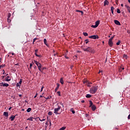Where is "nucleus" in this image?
Wrapping results in <instances>:
<instances>
[{"mask_svg":"<svg viewBox=\"0 0 130 130\" xmlns=\"http://www.w3.org/2000/svg\"><path fill=\"white\" fill-rule=\"evenodd\" d=\"M97 90H98V86H93L90 88V92L91 94H95L97 92Z\"/></svg>","mask_w":130,"mask_h":130,"instance_id":"f257e3e1","label":"nucleus"},{"mask_svg":"<svg viewBox=\"0 0 130 130\" xmlns=\"http://www.w3.org/2000/svg\"><path fill=\"white\" fill-rule=\"evenodd\" d=\"M81 48L83 49L84 51H87L88 52H91V53H93L94 52V51H93V49H92V48L88 47L87 48H84V47H81Z\"/></svg>","mask_w":130,"mask_h":130,"instance_id":"f03ea898","label":"nucleus"},{"mask_svg":"<svg viewBox=\"0 0 130 130\" xmlns=\"http://www.w3.org/2000/svg\"><path fill=\"white\" fill-rule=\"evenodd\" d=\"M57 105L58 108L54 109V113H55L56 115H57V114H60V113H58V111L59 110H60L61 107L58 106V104H57Z\"/></svg>","mask_w":130,"mask_h":130,"instance_id":"7ed1b4c3","label":"nucleus"},{"mask_svg":"<svg viewBox=\"0 0 130 130\" xmlns=\"http://www.w3.org/2000/svg\"><path fill=\"white\" fill-rule=\"evenodd\" d=\"M89 38H90L91 39H99V37L98 35H93L89 36Z\"/></svg>","mask_w":130,"mask_h":130,"instance_id":"20e7f679","label":"nucleus"},{"mask_svg":"<svg viewBox=\"0 0 130 130\" xmlns=\"http://www.w3.org/2000/svg\"><path fill=\"white\" fill-rule=\"evenodd\" d=\"M108 44L109 46H110V47H112L113 45V43L112 42V40H110V39L109 40Z\"/></svg>","mask_w":130,"mask_h":130,"instance_id":"39448f33","label":"nucleus"},{"mask_svg":"<svg viewBox=\"0 0 130 130\" xmlns=\"http://www.w3.org/2000/svg\"><path fill=\"white\" fill-rule=\"evenodd\" d=\"M37 67L40 72H42V65L40 63V64H38V66Z\"/></svg>","mask_w":130,"mask_h":130,"instance_id":"423d86ee","label":"nucleus"},{"mask_svg":"<svg viewBox=\"0 0 130 130\" xmlns=\"http://www.w3.org/2000/svg\"><path fill=\"white\" fill-rule=\"evenodd\" d=\"M3 115H4V116H5V117H7V118H8V117H9V113H8L7 112H4Z\"/></svg>","mask_w":130,"mask_h":130,"instance_id":"0eeeda50","label":"nucleus"},{"mask_svg":"<svg viewBox=\"0 0 130 130\" xmlns=\"http://www.w3.org/2000/svg\"><path fill=\"white\" fill-rule=\"evenodd\" d=\"M109 4V2H108V1L105 0L104 2V7H105V6H106V5L108 6Z\"/></svg>","mask_w":130,"mask_h":130,"instance_id":"6e6552de","label":"nucleus"},{"mask_svg":"<svg viewBox=\"0 0 130 130\" xmlns=\"http://www.w3.org/2000/svg\"><path fill=\"white\" fill-rule=\"evenodd\" d=\"M114 23L116 25H118V26H120V22L118 21V20H115Z\"/></svg>","mask_w":130,"mask_h":130,"instance_id":"1a4fd4ad","label":"nucleus"},{"mask_svg":"<svg viewBox=\"0 0 130 130\" xmlns=\"http://www.w3.org/2000/svg\"><path fill=\"white\" fill-rule=\"evenodd\" d=\"M15 118H16V115H15V116L11 115V117H10V119H11V121H14V119H15Z\"/></svg>","mask_w":130,"mask_h":130,"instance_id":"9d476101","label":"nucleus"},{"mask_svg":"<svg viewBox=\"0 0 130 130\" xmlns=\"http://www.w3.org/2000/svg\"><path fill=\"white\" fill-rule=\"evenodd\" d=\"M56 85H57V86H56V88L55 89V92H57V90H58V89L59 88V84L57 83Z\"/></svg>","mask_w":130,"mask_h":130,"instance_id":"9b49d317","label":"nucleus"},{"mask_svg":"<svg viewBox=\"0 0 130 130\" xmlns=\"http://www.w3.org/2000/svg\"><path fill=\"white\" fill-rule=\"evenodd\" d=\"M125 8H126L128 13H130V7L127 5H125Z\"/></svg>","mask_w":130,"mask_h":130,"instance_id":"f8f14e48","label":"nucleus"},{"mask_svg":"<svg viewBox=\"0 0 130 130\" xmlns=\"http://www.w3.org/2000/svg\"><path fill=\"white\" fill-rule=\"evenodd\" d=\"M91 107L93 111H95V110H96V106H95V105H93Z\"/></svg>","mask_w":130,"mask_h":130,"instance_id":"ddd939ff","label":"nucleus"},{"mask_svg":"<svg viewBox=\"0 0 130 130\" xmlns=\"http://www.w3.org/2000/svg\"><path fill=\"white\" fill-rule=\"evenodd\" d=\"M1 84H3V87H9V84L8 83H4L2 82Z\"/></svg>","mask_w":130,"mask_h":130,"instance_id":"4468645a","label":"nucleus"},{"mask_svg":"<svg viewBox=\"0 0 130 130\" xmlns=\"http://www.w3.org/2000/svg\"><path fill=\"white\" fill-rule=\"evenodd\" d=\"M6 82H10L11 81V79H10V76H7L6 79Z\"/></svg>","mask_w":130,"mask_h":130,"instance_id":"2eb2a0df","label":"nucleus"},{"mask_svg":"<svg viewBox=\"0 0 130 130\" xmlns=\"http://www.w3.org/2000/svg\"><path fill=\"white\" fill-rule=\"evenodd\" d=\"M44 43L46 45V46H48V45L47 44V41L46 40V39H44Z\"/></svg>","mask_w":130,"mask_h":130,"instance_id":"dca6fc26","label":"nucleus"},{"mask_svg":"<svg viewBox=\"0 0 130 130\" xmlns=\"http://www.w3.org/2000/svg\"><path fill=\"white\" fill-rule=\"evenodd\" d=\"M111 11L112 14L113 15V14H114L113 11H114V7H111Z\"/></svg>","mask_w":130,"mask_h":130,"instance_id":"f3484780","label":"nucleus"},{"mask_svg":"<svg viewBox=\"0 0 130 130\" xmlns=\"http://www.w3.org/2000/svg\"><path fill=\"white\" fill-rule=\"evenodd\" d=\"M99 24H100V20H98L95 22V25L96 26H99Z\"/></svg>","mask_w":130,"mask_h":130,"instance_id":"a211bd4d","label":"nucleus"},{"mask_svg":"<svg viewBox=\"0 0 130 130\" xmlns=\"http://www.w3.org/2000/svg\"><path fill=\"white\" fill-rule=\"evenodd\" d=\"M86 98H91L92 97V95L87 94L86 95Z\"/></svg>","mask_w":130,"mask_h":130,"instance_id":"6ab92c4d","label":"nucleus"},{"mask_svg":"<svg viewBox=\"0 0 130 130\" xmlns=\"http://www.w3.org/2000/svg\"><path fill=\"white\" fill-rule=\"evenodd\" d=\"M89 104H90V106H89V107H91V106H93V102H92V101H89Z\"/></svg>","mask_w":130,"mask_h":130,"instance_id":"aec40b11","label":"nucleus"},{"mask_svg":"<svg viewBox=\"0 0 130 130\" xmlns=\"http://www.w3.org/2000/svg\"><path fill=\"white\" fill-rule=\"evenodd\" d=\"M60 82L62 85L63 84V78H61L60 79Z\"/></svg>","mask_w":130,"mask_h":130,"instance_id":"412c9836","label":"nucleus"},{"mask_svg":"<svg viewBox=\"0 0 130 130\" xmlns=\"http://www.w3.org/2000/svg\"><path fill=\"white\" fill-rule=\"evenodd\" d=\"M34 118H33V117H29V118H28V119H27V120H30V121H33V119H34Z\"/></svg>","mask_w":130,"mask_h":130,"instance_id":"4be33fe9","label":"nucleus"},{"mask_svg":"<svg viewBox=\"0 0 130 130\" xmlns=\"http://www.w3.org/2000/svg\"><path fill=\"white\" fill-rule=\"evenodd\" d=\"M70 111L72 112L73 114H75V113H76V112H75V110H74V109L73 108L71 109Z\"/></svg>","mask_w":130,"mask_h":130,"instance_id":"5701e85b","label":"nucleus"},{"mask_svg":"<svg viewBox=\"0 0 130 130\" xmlns=\"http://www.w3.org/2000/svg\"><path fill=\"white\" fill-rule=\"evenodd\" d=\"M34 63L38 66V64H39L40 63L38 62L36 60H34Z\"/></svg>","mask_w":130,"mask_h":130,"instance_id":"b1692460","label":"nucleus"},{"mask_svg":"<svg viewBox=\"0 0 130 130\" xmlns=\"http://www.w3.org/2000/svg\"><path fill=\"white\" fill-rule=\"evenodd\" d=\"M31 110H32V109H31V108H28L27 109L26 111H27V112H30V111H31Z\"/></svg>","mask_w":130,"mask_h":130,"instance_id":"393cba45","label":"nucleus"},{"mask_svg":"<svg viewBox=\"0 0 130 130\" xmlns=\"http://www.w3.org/2000/svg\"><path fill=\"white\" fill-rule=\"evenodd\" d=\"M91 27H92V28H97L98 26H96V25L95 24V25H92L91 26Z\"/></svg>","mask_w":130,"mask_h":130,"instance_id":"a878e982","label":"nucleus"},{"mask_svg":"<svg viewBox=\"0 0 130 130\" xmlns=\"http://www.w3.org/2000/svg\"><path fill=\"white\" fill-rule=\"evenodd\" d=\"M117 13H118V14H120V13H121V12L120 11V10L119 9H117Z\"/></svg>","mask_w":130,"mask_h":130,"instance_id":"bb28decb","label":"nucleus"},{"mask_svg":"<svg viewBox=\"0 0 130 130\" xmlns=\"http://www.w3.org/2000/svg\"><path fill=\"white\" fill-rule=\"evenodd\" d=\"M64 129H66V127L64 126H63L59 129V130H64Z\"/></svg>","mask_w":130,"mask_h":130,"instance_id":"cd10ccee","label":"nucleus"},{"mask_svg":"<svg viewBox=\"0 0 130 130\" xmlns=\"http://www.w3.org/2000/svg\"><path fill=\"white\" fill-rule=\"evenodd\" d=\"M86 44H87V43H89V40L86 39L85 40Z\"/></svg>","mask_w":130,"mask_h":130,"instance_id":"c85d7f7f","label":"nucleus"},{"mask_svg":"<svg viewBox=\"0 0 130 130\" xmlns=\"http://www.w3.org/2000/svg\"><path fill=\"white\" fill-rule=\"evenodd\" d=\"M21 86V84H20L19 83H17L16 84V87H20Z\"/></svg>","mask_w":130,"mask_h":130,"instance_id":"c756f323","label":"nucleus"},{"mask_svg":"<svg viewBox=\"0 0 130 130\" xmlns=\"http://www.w3.org/2000/svg\"><path fill=\"white\" fill-rule=\"evenodd\" d=\"M48 115H52V112L49 111L48 112Z\"/></svg>","mask_w":130,"mask_h":130,"instance_id":"7c9ffc66","label":"nucleus"},{"mask_svg":"<svg viewBox=\"0 0 130 130\" xmlns=\"http://www.w3.org/2000/svg\"><path fill=\"white\" fill-rule=\"evenodd\" d=\"M73 57L74 59H77V58H78V55H75Z\"/></svg>","mask_w":130,"mask_h":130,"instance_id":"2f4dec72","label":"nucleus"},{"mask_svg":"<svg viewBox=\"0 0 130 130\" xmlns=\"http://www.w3.org/2000/svg\"><path fill=\"white\" fill-rule=\"evenodd\" d=\"M83 35L85 36H88V33L87 32H83Z\"/></svg>","mask_w":130,"mask_h":130,"instance_id":"473e14b6","label":"nucleus"},{"mask_svg":"<svg viewBox=\"0 0 130 130\" xmlns=\"http://www.w3.org/2000/svg\"><path fill=\"white\" fill-rule=\"evenodd\" d=\"M35 54L36 56H38V57H40V55H39L38 54H37V52H35Z\"/></svg>","mask_w":130,"mask_h":130,"instance_id":"72a5a7b5","label":"nucleus"},{"mask_svg":"<svg viewBox=\"0 0 130 130\" xmlns=\"http://www.w3.org/2000/svg\"><path fill=\"white\" fill-rule=\"evenodd\" d=\"M115 36L114 35L113 37H112L110 39V40H112V41L113 40V39L114 38Z\"/></svg>","mask_w":130,"mask_h":130,"instance_id":"f704fd0d","label":"nucleus"},{"mask_svg":"<svg viewBox=\"0 0 130 130\" xmlns=\"http://www.w3.org/2000/svg\"><path fill=\"white\" fill-rule=\"evenodd\" d=\"M20 84L22 85V79H20L19 82H18Z\"/></svg>","mask_w":130,"mask_h":130,"instance_id":"c9c22d12","label":"nucleus"},{"mask_svg":"<svg viewBox=\"0 0 130 130\" xmlns=\"http://www.w3.org/2000/svg\"><path fill=\"white\" fill-rule=\"evenodd\" d=\"M8 18H11V14L10 13L8 14Z\"/></svg>","mask_w":130,"mask_h":130,"instance_id":"e433bc0d","label":"nucleus"},{"mask_svg":"<svg viewBox=\"0 0 130 130\" xmlns=\"http://www.w3.org/2000/svg\"><path fill=\"white\" fill-rule=\"evenodd\" d=\"M117 45H119L120 44V41H118V42L116 43Z\"/></svg>","mask_w":130,"mask_h":130,"instance_id":"4c0bfd02","label":"nucleus"},{"mask_svg":"<svg viewBox=\"0 0 130 130\" xmlns=\"http://www.w3.org/2000/svg\"><path fill=\"white\" fill-rule=\"evenodd\" d=\"M7 20H8V23L11 22V19H10V18H7Z\"/></svg>","mask_w":130,"mask_h":130,"instance_id":"58836bf2","label":"nucleus"},{"mask_svg":"<svg viewBox=\"0 0 130 130\" xmlns=\"http://www.w3.org/2000/svg\"><path fill=\"white\" fill-rule=\"evenodd\" d=\"M36 40H37V38H35L33 40V43H34V42H35V41H36Z\"/></svg>","mask_w":130,"mask_h":130,"instance_id":"ea45409f","label":"nucleus"},{"mask_svg":"<svg viewBox=\"0 0 130 130\" xmlns=\"http://www.w3.org/2000/svg\"><path fill=\"white\" fill-rule=\"evenodd\" d=\"M57 93L58 96H60V91H57Z\"/></svg>","mask_w":130,"mask_h":130,"instance_id":"a19ab883","label":"nucleus"},{"mask_svg":"<svg viewBox=\"0 0 130 130\" xmlns=\"http://www.w3.org/2000/svg\"><path fill=\"white\" fill-rule=\"evenodd\" d=\"M60 105L62 106V107H64V106H63V104L62 103H60Z\"/></svg>","mask_w":130,"mask_h":130,"instance_id":"79ce46f5","label":"nucleus"},{"mask_svg":"<svg viewBox=\"0 0 130 130\" xmlns=\"http://www.w3.org/2000/svg\"><path fill=\"white\" fill-rule=\"evenodd\" d=\"M44 88V86H42L41 89V92H42V91L43 90V89Z\"/></svg>","mask_w":130,"mask_h":130,"instance_id":"37998d69","label":"nucleus"},{"mask_svg":"<svg viewBox=\"0 0 130 130\" xmlns=\"http://www.w3.org/2000/svg\"><path fill=\"white\" fill-rule=\"evenodd\" d=\"M44 70H46V68H45V67L43 68L42 69V71H44Z\"/></svg>","mask_w":130,"mask_h":130,"instance_id":"c03bdc74","label":"nucleus"},{"mask_svg":"<svg viewBox=\"0 0 130 130\" xmlns=\"http://www.w3.org/2000/svg\"><path fill=\"white\" fill-rule=\"evenodd\" d=\"M46 99H51V96L49 97H47V98H45Z\"/></svg>","mask_w":130,"mask_h":130,"instance_id":"a18cd8bd","label":"nucleus"},{"mask_svg":"<svg viewBox=\"0 0 130 130\" xmlns=\"http://www.w3.org/2000/svg\"><path fill=\"white\" fill-rule=\"evenodd\" d=\"M32 66H33V64H32V63H30L29 69H31V68H32Z\"/></svg>","mask_w":130,"mask_h":130,"instance_id":"49530a36","label":"nucleus"},{"mask_svg":"<svg viewBox=\"0 0 130 130\" xmlns=\"http://www.w3.org/2000/svg\"><path fill=\"white\" fill-rule=\"evenodd\" d=\"M38 95V93H36V95L34 96V98H36L37 97V95Z\"/></svg>","mask_w":130,"mask_h":130,"instance_id":"de8ad7c7","label":"nucleus"},{"mask_svg":"<svg viewBox=\"0 0 130 130\" xmlns=\"http://www.w3.org/2000/svg\"><path fill=\"white\" fill-rule=\"evenodd\" d=\"M3 74L5 75L6 74V72H5V70H3Z\"/></svg>","mask_w":130,"mask_h":130,"instance_id":"09e8293b","label":"nucleus"},{"mask_svg":"<svg viewBox=\"0 0 130 130\" xmlns=\"http://www.w3.org/2000/svg\"><path fill=\"white\" fill-rule=\"evenodd\" d=\"M127 118H128V119H130V114H129V115L128 116Z\"/></svg>","mask_w":130,"mask_h":130,"instance_id":"8fccbe9b","label":"nucleus"},{"mask_svg":"<svg viewBox=\"0 0 130 130\" xmlns=\"http://www.w3.org/2000/svg\"><path fill=\"white\" fill-rule=\"evenodd\" d=\"M85 116L86 117H88L89 116V115H88V114H86Z\"/></svg>","mask_w":130,"mask_h":130,"instance_id":"3c124183","label":"nucleus"},{"mask_svg":"<svg viewBox=\"0 0 130 130\" xmlns=\"http://www.w3.org/2000/svg\"><path fill=\"white\" fill-rule=\"evenodd\" d=\"M80 13H81L82 15H83V14H84V12L82 11H81Z\"/></svg>","mask_w":130,"mask_h":130,"instance_id":"603ef678","label":"nucleus"},{"mask_svg":"<svg viewBox=\"0 0 130 130\" xmlns=\"http://www.w3.org/2000/svg\"><path fill=\"white\" fill-rule=\"evenodd\" d=\"M127 32V33H128V34H130V30H128Z\"/></svg>","mask_w":130,"mask_h":130,"instance_id":"864d4df0","label":"nucleus"},{"mask_svg":"<svg viewBox=\"0 0 130 130\" xmlns=\"http://www.w3.org/2000/svg\"><path fill=\"white\" fill-rule=\"evenodd\" d=\"M81 103H85V101L82 100V101H81Z\"/></svg>","mask_w":130,"mask_h":130,"instance_id":"5fc2aeb1","label":"nucleus"},{"mask_svg":"<svg viewBox=\"0 0 130 130\" xmlns=\"http://www.w3.org/2000/svg\"><path fill=\"white\" fill-rule=\"evenodd\" d=\"M35 52H37V51H38V49H36L35 50Z\"/></svg>","mask_w":130,"mask_h":130,"instance_id":"6e6d98bb","label":"nucleus"},{"mask_svg":"<svg viewBox=\"0 0 130 130\" xmlns=\"http://www.w3.org/2000/svg\"><path fill=\"white\" fill-rule=\"evenodd\" d=\"M0 67H1V68H4L5 67V65L4 66L1 65Z\"/></svg>","mask_w":130,"mask_h":130,"instance_id":"4d7b16f0","label":"nucleus"},{"mask_svg":"<svg viewBox=\"0 0 130 130\" xmlns=\"http://www.w3.org/2000/svg\"><path fill=\"white\" fill-rule=\"evenodd\" d=\"M45 120V119H43L41 121H44Z\"/></svg>","mask_w":130,"mask_h":130,"instance_id":"13d9d810","label":"nucleus"},{"mask_svg":"<svg viewBox=\"0 0 130 130\" xmlns=\"http://www.w3.org/2000/svg\"><path fill=\"white\" fill-rule=\"evenodd\" d=\"M76 12H79V13H81V11L80 10H76Z\"/></svg>","mask_w":130,"mask_h":130,"instance_id":"bf43d9fd","label":"nucleus"},{"mask_svg":"<svg viewBox=\"0 0 130 130\" xmlns=\"http://www.w3.org/2000/svg\"><path fill=\"white\" fill-rule=\"evenodd\" d=\"M21 110L22 111H25V109H22Z\"/></svg>","mask_w":130,"mask_h":130,"instance_id":"052dcab7","label":"nucleus"},{"mask_svg":"<svg viewBox=\"0 0 130 130\" xmlns=\"http://www.w3.org/2000/svg\"><path fill=\"white\" fill-rule=\"evenodd\" d=\"M11 109H12V107H10V108H9V110H11Z\"/></svg>","mask_w":130,"mask_h":130,"instance_id":"680f3d73","label":"nucleus"},{"mask_svg":"<svg viewBox=\"0 0 130 130\" xmlns=\"http://www.w3.org/2000/svg\"><path fill=\"white\" fill-rule=\"evenodd\" d=\"M19 97H22V94H19Z\"/></svg>","mask_w":130,"mask_h":130,"instance_id":"e2e57ef3","label":"nucleus"},{"mask_svg":"<svg viewBox=\"0 0 130 130\" xmlns=\"http://www.w3.org/2000/svg\"><path fill=\"white\" fill-rule=\"evenodd\" d=\"M121 7H123V4H121Z\"/></svg>","mask_w":130,"mask_h":130,"instance_id":"0e129e2a","label":"nucleus"},{"mask_svg":"<svg viewBox=\"0 0 130 130\" xmlns=\"http://www.w3.org/2000/svg\"><path fill=\"white\" fill-rule=\"evenodd\" d=\"M14 54H15V53H12V55H14Z\"/></svg>","mask_w":130,"mask_h":130,"instance_id":"69168bd1","label":"nucleus"},{"mask_svg":"<svg viewBox=\"0 0 130 130\" xmlns=\"http://www.w3.org/2000/svg\"><path fill=\"white\" fill-rule=\"evenodd\" d=\"M128 2L130 4V0H128Z\"/></svg>","mask_w":130,"mask_h":130,"instance_id":"338daca9","label":"nucleus"},{"mask_svg":"<svg viewBox=\"0 0 130 130\" xmlns=\"http://www.w3.org/2000/svg\"><path fill=\"white\" fill-rule=\"evenodd\" d=\"M42 97H43L42 95H40V98H42Z\"/></svg>","mask_w":130,"mask_h":130,"instance_id":"774afa93","label":"nucleus"}]
</instances>
